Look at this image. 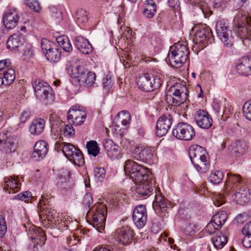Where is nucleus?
<instances>
[{
    "label": "nucleus",
    "mask_w": 251,
    "mask_h": 251,
    "mask_svg": "<svg viewBox=\"0 0 251 251\" xmlns=\"http://www.w3.org/2000/svg\"><path fill=\"white\" fill-rule=\"evenodd\" d=\"M19 20V16L15 8H10L4 14L3 23L4 26L8 29L16 27Z\"/></svg>",
    "instance_id": "nucleus-20"
},
{
    "label": "nucleus",
    "mask_w": 251,
    "mask_h": 251,
    "mask_svg": "<svg viewBox=\"0 0 251 251\" xmlns=\"http://www.w3.org/2000/svg\"><path fill=\"white\" fill-rule=\"evenodd\" d=\"M216 31L219 39L227 47H231L233 44V37L231 31L228 30L226 26L221 22H218L216 25Z\"/></svg>",
    "instance_id": "nucleus-14"
},
{
    "label": "nucleus",
    "mask_w": 251,
    "mask_h": 251,
    "mask_svg": "<svg viewBox=\"0 0 251 251\" xmlns=\"http://www.w3.org/2000/svg\"><path fill=\"white\" fill-rule=\"evenodd\" d=\"M88 152L93 156H96L100 152V148L96 141H90L86 144Z\"/></svg>",
    "instance_id": "nucleus-41"
},
{
    "label": "nucleus",
    "mask_w": 251,
    "mask_h": 251,
    "mask_svg": "<svg viewBox=\"0 0 251 251\" xmlns=\"http://www.w3.org/2000/svg\"><path fill=\"white\" fill-rule=\"evenodd\" d=\"M135 183L137 184L136 189V193L143 198H146L153 191L154 187L152 183L149 182L148 180Z\"/></svg>",
    "instance_id": "nucleus-29"
},
{
    "label": "nucleus",
    "mask_w": 251,
    "mask_h": 251,
    "mask_svg": "<svg viewBox=\"0 0 251 251\" xmlns=\"http://www.w3.org/2000/svg\"><path fill=\"white\" fill-rule=\"evenodd\" d=\"M23 45V40L21 35L15 33L11 35L8 39L6 47L11 50H17Z\"/></svg>",
    "instance_id": "nucleus-32"
},
{
    "label": "nucleus",
    "mask_w": 251,
    "mask_h": 251,
    "mask_svg": "<svg viewBox=\"0 0 251 251\" xmlns=\"http://www.w3.org/2000/svg\"><path fill=\"white\" fill-rule=\"evenodd\" d=\"M62 151L65 156L76 165L82 166L84 163V159L82 152L73 144L62 142L60 144Z\"/></svg>",
    "instance_id": "nucleus-9"
},
{
    "label": "nucleus",
    "mask_w": 251,
    "mask_h": 251,
    "mask_svg": "<svg viewBox=\"0 0 251 251\" xmlns=\"http://www.w3.org/2000/svg\"><path fill=\"white\" fill-rule=\"evenodd\" d=\"M230 0H212L216 7H221L225 5Z\"/></svg>",
    "instance_id": "nucleus-61"
},
{
    "label": "nucleus",
    "mask_w": 251,
    "mask_h": 251,
    "mask_svg": "<svg viewBox=\"0 0 251 251\" xmlns=\"http://www.w3.org/2000/svg\"><path fill=\"white\" fill-rule=\"evenodd\" d=\"M118 116L123 126H126L129 124L130 115L128 111H122L118 113Z\"/></svg>",
    "instance_id": "nucleus-44"
},
{
    "label": "nucleus",
    "mask_w": 251,
    "mask_h": 251,
    "mask_svg": "<svg viewBox=\"0 0 251 251\" xmlns=\"http://www.w3.org/2000/svg\"><path fill=\"white\" fill-rule=\"evenodd\" d=\"M225 187V193L228 194L231 190H238L242 187L243 181L242 176L239 174L227 173Z\"/></svg>",
    "instance_id": "nucleus-19"
},
{
    "label": "nucleus",
    "mask_w": 251,
    "mask_h": 251,
    "mask_svg": "<svg viewBox=\"0 0 251 251\" xmlns=\"http://www.w3.org/2000/svg\"><path fill=\"white\" fill-rule=\"evenodd\" d=\"M25 3L31 10L39 12L41 7L39 2L36 0H25Z\"/></svg>",
    "instance_id": "nucleus-46"
},
{
    "label": "nucleus",
    "mask_w": 251,
    "mask_h": 251,
    "mask_svg": "<svg viewBox=\"0 0 251 251\" xmlns=\"http://www.w3.org/2000/svg\"><path fill=\"white\" fill-rule=\"evenodd\" d=\"M7 231V226L4 217L0 215V238H2Z\"/></svg>",
    "instance_id": "nucleus-52"
},
{
    "label": "nucleus",
    "mask_w": 251,
    "mask_h": 251,
    "mask_svg": "<svg viewBox=\"0 0 251 251\" xmlns=\"http://www.w3.org/2000/svg\"><path fill=\"white\" fill-rule=\"evenodd\" d=\"M75 47L82 53L89 54L92 51V47L89 42L81 36H78L75 41Z\"/></svg>",
    "instance_id": "nucleus-31"
},
{
    "label": "nucleus",
    "mask_w": 251,
    "mask_h": 251,
    "mask_svg": "<svg viewBox=\"0 0 251 251\" xmlns=\"http://www.w3.org/2000/svg\"><path fill=\"white\" fill-rule=\"evenodd\" d=\"M50 224L53 228H57L59 230H63L65 227V223L64 221H62L61 219L57 217L55 220L50 221Z\"/></svg>",
    "instance_id": "nucleus-48"
},
{
    "label": "nucleus",
    "mask_w": 251,
    "mask_h": 251,
    "mask_svg": "<svg viewBox=\"0 0 251 251\" xmlns=\"http://www.w3.org/2000/svg\"><path fill=\"white\" fill-rule=\"evenodd\" d=\"M18 199L24 201H27L30 200L32 198V195L30 192L25 191L23 193L19 194L16 196Z\"/></svg>",
    "instance_id": "nucleus-55"
},
{
    "label": "nucleus",
    "mask_w": 251,
    "mask_h": 251,
    "mask_svg": "<svg viewBox=\"0 0 251 251\" xmlns=\"http://www.w3.org/2000/svg\"><path fill=\"white\" fill-rule=\"evenodd\" d=\"M48 143L44 140H40L36 143L31 157L34 161L44 158L48 152Z\"/></svg>",
    "instance_id": "nucleus-23"
},
{
    "label": "nucleus",
    "mask_w": 251,
    "mask_h": 251,
    "mask_svg": "<svg viewBox=\"0 0 251 251\" xmlns=\"http://www.w3.org/2000/svg\"><path fill=\"white\" fill-rule=\"evenodd\" d=\"M206 151L201 146L194 145L189 150L192 163L198 171H205L209 166Z\"/></svg>",
    "instance_id": "nucleus-7"
},
{
    "label": "nucleus",
    "mask_w": 251,
    "mask_h": 251,
    "mask_svg": "<svg viewBox=\"0 0 251 251\" xmlns=\"http://www.w3.org/2000/svg\"><path fill=\"white\" fill-rule=\"evenodd\" d=\"M226 219L227 215L226 212L222 211L215 214L213 216L212 220L215 223V225H217L216 227H221L226 222Z\"/></svg>",
    "instance_id": "nucleus-38"
},
{
    "label": "nucleus",
    "mask_w": 251,
    "mask_h": 251,
    "mask_svg": "<svg viewBox=\"0 0 251 251\" xmlns=\"http://www.w3.org/2000/svg\"><path fill=\"white\" fill-rule=\"evenodd\" d=\"M132 219L138 228H143L146 225L147 220L146 206L142 204L136 206L133 211Z\"/></svg>",
    "instance_id": "nucleus-17"
},
{
    "label": "nucleus",
    "mask_w": 251,
    "mask_h": 251,
    "mask_svg": "<svg viewBox=\"0 0 251 251\" xmlns=\"http://www.w3.org/2000/svg\"><path fill=\"white\" fill-rule=\"evenodd\" d=\"M0 75L5 81V86L10 85L15 79V72L12 68L6 69L3 73H0Z\"/></svg>",
    "instance_id": "nucleus-36"
},
{
    "label": "nucleus",
    "mask_w": 251,
    "mask_h": 251,
    "mask_svg": "<svg viewBox=\"0 0 251 251\" xmlns=\"http://www.w3.org/2000/svg\"><path fill=\"white\" fill-rule=\"evenodd\" d=\"M245 237L242 240L243 246L246 248H251V234H243Z\"/></svg>",
    "instance_id": "nucleus-58"
},
{
    "label": "nucleus",
    "mask_w": 251,
    "mask_h": 251,
    "mask_svg": "<svg viewBox=\"0 0 251 251\" xmlns=\"http://www.w3.org/2000/svg\"><path fill=\"white\" fill-rule=\"evenodd\" d=\"M243 114L247 119L251 121V102L245 104L243 107Z\"/></svg>",
    "instance_id": "nucleus-54"
},
{
    "label": "nucleus",
    "mask_w": 251,
    "mask_h": 251,
    "mask_svg": "<svg viewBox=\"0 0 251 251\" xmlns=\"http://www.w3.org/2000/svg\"><path fill=\"white\" fill-rule=\"evenodd\" d=\"M20 187L19 178L18 176H10L4 179L3 189L5 192L15 193L18 192Z\"/></svg>",
    "instance_id": "nucleus-30"
},
{
    "label": "nucleus",
    "mask_w": 251,
    "mask_h": 251,
    "mask_svg": "<svg viewBox=\"0 0 251 251\" xmlns=\"http://www.w3.org/2000/svg\"><path fill=\"white\" fill-rule=\"evenodd\" d=\"M93 251H111V250L105 246H103L97 247Z\"/></svg>",
    "instance_id": "nucleus-64"
},
{
    "label": "nucleus",
    "mask_w": 251,
    "mask_h": 251,
    "mask_svg": "<svg viewBox=\"0 0 251 251\" xmlns=\"http://www.w3.org/2000/svg\"><path fill=\"white\" fill-rule=\"evenodd\" d=\"M45 56L47 59L50 62H57L61 57V50L56 46L51 50L47 52Z\"/></svg>",
    "instance_id": "nucleus-37"
},
{
    "label": "nucleus",
    "mask_w": 251,
    "mask_h": 251,
    "mask_svg": "<svg viewBox=\"0 0 251 251\" xmlns=\"http://www.w3.org/2000/svg\"><path fill=\"white\" fill-rule=\"evenodd\" d=\"M156 206L162 211L166 210L167 206L165 201L161 195H156L155 197Z\"/></svg>",
    "instance_id": "nucleus-45"
},
{
    "label": "nucleus",
    "mask_w": 251,
    "mask_h": 251,
    "mask_svg": "<svg viewBox=\"0 0 251 251\" xmlns=\"http://www.w3.org/2000/svg\"><path fill=\"white\" fill-rule=\"evenodd\" d=\"M227 242V237L226 235L222 233L214 236L212 238V244L214 247L217 250L223 248Z\"/></svg>",
    "instance_id": "nucleus-35"
},
{
    "label": "nucleus",
    "mask_w": 251,
    "mask_h": 251,
    "mask_svg": "<svg viewBox=\"0 0 251 251\" xmlns=\"http://www.w3.org/2000/svg\"><path fill=\"white\" fill-rule=\"evenodd\" d=\"M223 177L224 174L222 171H215L210 174L208 180L210 182L216 184L220 183L222 181Z\"/></svg>",
    "instance_id": "nucleus-40"
},
{
    "label": "nucleus",
    "mask_w": 251,
    "mask_h": 251,
    "mask_svg": "<svg viewBox=\"0 0 251 251\" xmlns=\"http://www.w3.org/2000/svg\"><path fill=\"white\" fill-rule=\"evenodd\" d=\"M45 122L42 119L34 120L29 126V131L33 135H38L44 130Z\"/></svg>",
    "instance_id": "nucleus-33"
},
{
    "label": "nucleus",
    "mask_w": 251,
    "mask_h": 251,
    "mask_svg": "<svg viewBox=\"0 0 251 251\" xmlns=\"http://www.w3.org/2000/svg\"><path fill=\"white\" fill-rule=\"evenodd\" d=\"M56 46L55 43L50 41L47 39H43L41 41V48L45 55L48 51L51 50Z\"/></svg>",
    "instance_id": "nucleus-43"
},
{
    "label": "nucleus",
    "mask_w": 251,
    "mask_h": 251,
    "mask_svg": "<svg viewBox=\"0 0 251 251\" xmlns=\"http://www.w3.org/2000/svg\"><path fill=\"white\" fill-rule=\"evenodd\" d=\"M168 3L170 7L175 8L179 6V0H168Z\"/></svg>",
    "instance_id": "nucleus-63"
},
{
    "label": "nucleus",
    "mask_w": 251,
    "mask_h": 251,
    "mask_svg": "<svg viewBox=\"0 0 251 251\" xmlns=\"http://www.w3.org/2000/svg\"><path fill=\"white\" fill-rule=\"evenodd\" d=\"M50 10L52 18L56 22H59L62 19L61 12L57 8L54 6L50 7Z\"/></svg>",
    "instance_id": "nucleus-49"
},
{
    "label": "nucleus",
    "mask_w": 251,
    "mask_h": 251,
    "mask_svg": "<svg viewBox=\"0 0 251 251\" xmlns=\"http://www.w3.org/2000/svg\"><path fill=\"white\" fill-rule=\"evenodd\" d=\"M102 84L103 88L106 90H109L112 86L113 82L110 76L106 75L103 78Z\"/></svg>",
    "instance_id": "nucleus-56"
},
{
    "label": "nucleus",
    "mask_w": 251,
    "mask_h": 251,
    "mask_svg": "<svg viewBox=\"0 0 251 251\" xmlns=\"http://www.w3.org/2000/svg\"><path fill=\"white\" fill-rule=\"evenodd\" d=\"M30 115V111L29 109H26L24 110L20 116V122L25 123L29 118Z\"/></svg>",
    "instance_id": "nucleus-57"
},
{
    "label": "nucleus",
    "mask_w": 251,
    "mask_h": 251,
    "mask_svg": "<svg viewBox=\"0 0 251 251\" xmlns=\"http://www.w3.org/2000/svg\"><path fill=\"white\" fill-rule=\"evenodd\" d=\"M16 150V145L12 138H7L4 133L0 134V151L6 154Z\"/></svg>",
    "instance_id": "nucleus-27"
},
{
    "label": "nucleus",
    "mask_w": 251,
    "mask_h": 251,
    "mask_svg": "<svg viewBox=\"0 0 251 251\" xmlns=\"http://www.w3.org/2000/svg\"><path fill=\"white\" fill-rule=\"evenodd\" d=\"M133 230L128 226H123L116 230L114 238L116 242L123 245L128 244L132 240Z\"/></svg>",
    "instance_id": "nucleus-15"
},
{
    "label": "nucleus",
    "mask_w": 251,
    "mask_h": 251,
    "mask_svg": "<svg viewBox=\"0 0 251 251\" xmlns=\"http://www.w3.org/2000/svg\"><path fill=\"white\" fill-rule=\"evenodd\" d=\"M124 171L134 182L148 180L149 170L132 160L128 159L125 162Z\"/></svg>",
    "instance_id": "nucleus-6"
},
{
    "label": "nucleus",
    "mask_w": 251,
    "mask_h": 251,
    "mask_svg": "<svg viewBox=\"0 0 251 251\" xmlns=\"http://www.w3.org/2000/svg\"><path fill=\"white\" fill-rule=\"evenodd\" d=\"M107 209L101 203L95 204L88 211L87 217L92 220V225L100 232L104 229Z\"/></svg>",
    "instance_id": "nucleus-4"
},
{
    "label": "nucleus",
    "mask_w": 251,
    "mask_h": 251,
    "mask_svg": "<svg viewBox=\"0 0 251 251\" xmlns=\"http://www.w3.org/2000/svg\"><path fill=\"white\" fill-rule=\"evenodd\" d=\"M213 201L215 205L219 207L225 203V199L222 194H216L213 197Z\"/></svg>",
    "instance_id": "nucleus-53"
},
{
    "label": "nucleus",
    "mask_w": 251,
    "mask_h": 251,
    "mask_svg": "<svg viewBox=\"0 0 251 251\" xmlns=\"http://www.w3.org/2000/svg\"><path fill=\"white\" fill-rule=\"evenodd\" d=\"M236 70L239 74L243 75H251V56L241 58L236 65Z\"/></svg>",
    "instance_id": "nucleus-26"
},
{
    "label": "nucleus",
    "mask_w": 251,
    "mask_h": 251,
    "mask_svg": "<svg viewBox=\"0 0 251 251\" xmlns=\"http://www.w3.org/2000/svg\"><path fill=\"white\" fill-rule=\"evenodd\" d=\"M243 234H251V221L247 223L242 229Z\"/></svg>",
    "instance_id": "nucleus-62"
},
{
    "label": "nucleus",
    "mask_w": 251,
    "mask_h": 251,
    "mask_svg": "<svg viewBox=\"0 0 251 251\" xmlns=\"http://www.w3.org/2000/svg\"><path fill=\"white\" fill-rule=\"evenodd\" d=\"M194 118L196 125L201 128L207 129L212 126L213 119L206 111L199 110L196 111Z\"/></svg>",
    "instance_id": "nucleus-16"
},
{
    "label": "nucleus",
    "mask_w": 251,
    "mask_h": 251,
    "mask_svg": "<svg viewBox=\"0 0 251 251\" xmlns=\"http://www.w3.org/2000/svg\"><path fill=\"white\" fill-rule=\"evenodd\" d=\"M24 227L25 231L31 239L39 240L41 246L45 243V235L41 228H37L35 226L29 223L25 225Z\"/></svg>",
    "instance_id": "nucleus-24"
},
{
    "label": "nucleus",
    "mask_w": 251,
    "mask_h": 251,
    "mask_svg": "<svg viewBox=\"0 0 251 251\" xmlns=\"http://www.w3.org/2000/svg\"><path fill=\"white\" fill-rule=\"evenodd\" d=\"M188 96L186 86L180 83H176L167 91L165 96L166 100L168 104L177 106L186 101Z\"/></svg>",
    "instance_id": "nucleus-5"
},
{
    "label": "nucleus",
    "mask_w": 251,
    "mask_h": 251,
    "mask_svg": "<svg viewBox=\"0 0 251 251\" xmlns=\"http://www.w3.org/2000/svg\"><path fill=\"white\" fill-rule=\"evenodd\" d=\"M173 117L170 114L161 115L158 119L156 126V133L158 136L166 134L171 127Z\"/></svg>",
    "instance_id": "nucleus-18"
},
{
    "label": "nucleus",
    "mask_w": 251,
    "mask_h": 251,
    "mask_svg": "<svg viewBox=\"0 0 251 251\" xmlns=\"http://www.w3.org/2000/svg\"><path fill=\"white\" fill-rule=\"evenodd\" d=\"M162 82L160 75L150 76L149 74H144L139 76L137 84L142 90L151 91L154 89L158 88L161 86Z\"/></svg>",
    "instance_id": "nucleus-8"
},
{
    "label": "nucleus",
    "mask_w": 251,
    "mask_h": 251,
    "mask_svg": "<svg viewBox=\"0 0 251 251\" xmlns=\"http://www.w3.org/2000/svg\"><path fill=\"white\" fill-rule=\"evenodd\" d=\"M71 69L70 75L72 77L76 78L80 85L91 86L94 84L96 77L95 74L86 69L82 61L78 60Z\"/></svg>",
    "instance_id": "nucleus-3"
},
{
    "label": "nucleus",
    "mask_w": 251,
    "mask_h": 251,
    "mask_svg": "<svg viewBox=\"0 0 251 251\" xmlns=\"http://www.w3.org/2000/svg\"><path fill=\"white\" fill-rule=\"evenodd\" d=\"M103 147L108 156L112 160H117L122 157L119 147L114 144L111 140H106L103 143Z\"/></svg>",
    "instance_id": "nucleus-25"
},
{
    "label": "nucleus",
    "mask_w": 251,
    "mask_h": 251,
    "mask_svg": "<svg viewBox=\"0 0 251 251\" xmlns=\"http://www.w3.org/2000/svg\"><path fill=\"white\" fill-rule=\"evenodd\" d=\"M57 42L62 49L68 52H71L73 50L72 44L67 37H59L56 39Z\"/></svg>",
    "instance_id": "nucleus-39"
},
{
    "label": "nucleus",
    "mask_w": 251,
    "mask_h": 251,
    "mask_svg": "<svg viewBox=\"0 0 251 251\" xmlns=\"http://www.w3.org/2000/svg\"><path fill=\"white\" fill-rule=\"evenodd\" d=\"M93 198L92 195L90 193H87L83 200V204L85 206L89 207L92 203Z\"/></svg>",
    "instance_id": "nucleus-59"
},
{
    "label": "nucleus",
    "mask_w": 251,
    "mask_h": 251,
    "mask_svg": "<svg viewBox=\"0 0 251 251\" xmlns=\"http://www.w3.org/2000/svg\"><path fill=\"white\" fill-rule=\"evenodd\" d=\"M88 20V14L86 10L81 9L76 13V21L78 24H83Z\"/></svg>",
    "instance_id": "nucleus-42"
},
{
    "label": "nucleus",
    "mask_w": 251,
    "mask_h": 251,
    "mask_svg": "<svg viewBox=\"0 0 251 251\" xmlns=\"http://www.w3.org/2000/svg\"><path fill=\"white\" fill-rule=\"evenodd\" d=\"M235 191L232 197L237 203L243 205L248 202L250 199V193L248 189L242 186Z\"/></svg>",
    "instance_id": "nucleus-28"
},
{
    "label": "nucleus",
    "mask_w": 251,
    "mask_h": 251,
    "mask_svg": "<svg viewBox=\"0 0 251 251\" xmlns=\"http://www.w3.org/2000/svg\"><path fill=\"white\" fill-rule=\"evenodd\" d=\"M154 156L152 148L142 145H136L132 153L134 159L144 162H151Z\"/></svg>",
    "instance_id": "nucleus-12"
},
{
    "label": "nucleus",
    "mask_w": 251,
    "mask_h": 251,
    "mask_svg": "<svg viewBox=\"0 0 251 251\" xmlns=\"http://www.w3.org/2000/svg\"><path fill=\"white\" fill-rule=\"evenodd\" d=\"M238 25L235 28L237 36L242 40L245 46L249 45L251 37V17L243 11L239 12L234 19Z\"/></svg>",
    "instance_id": "nucleus-1"
},
{
    "label": "nucleus",
    "mask_w": 251,
    "mask_h": 251,
    "mask_svg": "<svg viewBox=\"0 0 251 251\" xmlns=\"http://www.w3.org/2000/svg\"><path fill=\"white\" fill-rule=\"evenodd\" d=\"M38 216L42 220L47 219L50 222L59 217L56 210L52 209L48 200L43 199L41 200L38 203Z\"/></svg>",
    "instance_id": "nucleus-13"
},
{
    "label": "nucleus",
    "mask_w": 251,
    "mask_h": 251,
    "mask_svg": "<svg viewBox=\"0 0 251 251\" xmlns=\"http://www.w3.org/2000/svg\"><path fill=\"white\" fill-rule=\"evenodd\" d=\"M217 225H215L213 221L211 220L205 227V231L209 234H213L216 230H219L221 227H216Z\"/></svg>",
    "instance_id": "nucleus-51"
},
{
    "label": "nucleus",
    "mask_w": 251,
    "mask_h": 251,
    "mask_svg": "<svg viewBox=\"0 0 251 251\" xmlns=\"http://www.w3.org/2000/svg\"><path fill=\"white\" fill-rule=\"evenodd\" d=\"M75 133V130L72 126L66 125L63 128V134L65 136L72 137Z\"/></svg>",
    "instance_id": "nucleus-50"
},
{
    "label": "nucleus",
    "mask_w": 251,
    "mask_h": 251,
    "mask_svg": "<svg viewBox=\"0 0 251 251\" xmlns=\"http://www.w3.org/2000/svg\"><path fill=\"white\" fill-rule=\"evenodd\" d=\"M86 114L84 111L72 107L68 112L67 119L70 124L75 126L82 124L85 121Z\"/></svg>",
    "instance_id": "nucleus-21"
},
{
    "label": "nucleus",
    "mask_w": 251,
    "mask_h": 251,
    "mask_svg": "<svg viewBox=\"0 0 251 251\" xmlns=\"http://www.w3.org/2000/svg\"><path fill=\"white\" fill-rule=\"evenodd\" d=\"M172 134L178 139L190 141L195 136L196 131L191 125L181 122L178 123L173 129Z\"/></svg>",
    "instance_id": "nucleus-11"
},
{
    "label": "nucleus",
    "mask_w": 251,
    "mask_h": 251,
    "mask_svg": "<svg viewBox=\"0 0 251 251\" xmlns=\"http://www.w3.org/2000/svg\"><path fill=\"white\" fill-rule=\"evenodd\" d=\"M10 62H8L7 60L0 61V74L3 73L6 69H10Z\"/></svg>",
    "instance_id": "nucleus-60"
},
{
    "label": "nucleus",
    "mask_w": 251,
    "mask_h": 251,
    "mask_svg": "<svg viewBox=\"0 0 251 251\" xmlns=\"http://www.w3.org/2000/svg\"><path fill=\"white\" fill-rule=\"evenodd\" d=\"M32 85L35 95L40 100L48 102L53 100L52 89L48 83L42 80L36 79Z\"/></svg>",
    "instance_id": "nucleus-10"
},
{
    "label": "nucleus",
    "mask_w": 251,
    "mask_h": 251,
    "mask_svg": "<svg viewBox=\"0 0 251 251\" xmlns=\"http://www.w3.org/2000/svg\"><path fill=\"white\" fill-rule=\"evenodd\" d=\"M155 2L152 0H147L145 3L143 13L148 18L152 17L156 11Z\"/></svg>",
    "instance_id": "nucleus-34"
},
{
    "label": "nucleus",
    "mask_w": 251,
    "mask_h": 251,
    "mask_svg": "<svg viewBox=\"0 0 251 251\" xmlns=\"http://www.w3.org/2000/svg\"><path fill=\"white\" fill-rule=\"evenodd\" d=\"M95 177L98 181H101L105 176V170L103 168L96 167L94 170Z\"/></svg>",
    "instance_id": "nucleus-47"
},
{
    "label": "nucleus",
    "mask_w": 251,
    "mask_h": 251,
    "mask_svg": "<svg viewBox=\"0 0 251 251\" xmlns=\"http://www.w3.org/2000/svg\"><path fill=\"white\" fill-rule=\"evenodd\" d=\"M212 36V32L208 27L205 26L197 30L195 33L193 39V42L196 44H203L206 46L207 45V41Z\"/></svg>",
    "instance_id": "nucleus-22"
},
{
    "label": "nucleus",
    "mask_w": 251,
    "mask_h": 251,
    "mask_svg": "<svg viewBox=\"0 0 251 251\" xmlns=\"http://www.w3.org/2000/svg\"><path fill=\"white\" fill-rule=\"evenodd\" d=\"M189 50L187 44L184 41H179L171 46L168 56L171 63L176 67L182 66L188 59Z\"/></svg>",
    "instance_id": "nucleus-2"
}]
</instances>
